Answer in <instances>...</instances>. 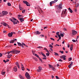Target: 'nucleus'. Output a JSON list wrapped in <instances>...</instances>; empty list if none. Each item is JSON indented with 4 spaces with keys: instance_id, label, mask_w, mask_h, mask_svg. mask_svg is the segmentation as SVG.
<instances>
[{
    "instance_id": "nucleus-1",
    "label": "nucleus",
    "mask_w": 79,
    "mask_h": 79,
    "mask_svg": "<svg viewBox=\"0 0 79 79\" xmlns=\"http://www.w3.org/2000/svg\"><path fill=\"white\" fill-rule=\"evenodd\" d=\"M20 52V51H19L15 49H13V51H12L8 52H7V53H8V55H9V54H10V53H15V54H18V53H19Z\"/></svg>"
},
{
    "instance_id": "nucleus-2",
    "label": "nucleus",
    "mask_w": 79,
    "mask_h": 79,
    "mask_svg": "<svg viewBox=\"0 0 79 79\" xmlns=\"http://www.w3.org/2000/svg\"><path fill=\"white\" fill-rule=\"evenodd\" d=\"M57 10L56 12L57 13H60L61 12V9H62V4H59L58 6H57Z\"/></svg>"
},
{
    "instance_id": "nucleus-3",
    "label": "nucleus",
    "mask_w": 79,
    "mask_h": 79,
    "mask_svg": "<svg viewBox=\"0 0 79 79\" xmlns=\"http://www.w3.org/2000/svg\"><path fill=\"white\" fill-rule=\"evenodd\" d=\"M17 44H18V45L19 46H20V47H23V48H24V46L23 45H24V46H25V47H28V46H27L24 43H22V44L20 43H19L18 42Z\"/></svg>"
},
{
    "instance_id": "nucleus-4",
    "label": "nucleus",
    "mask_w": 79,
    "mask_h": 79,
    "mask_svg": "<svg viewBox=\"0 0 79 79\" xmlns=\"http://www.w3.org/2000/svg\"><path fill=\"white\" fill-rule=\"evenodd\" d=\"M2 13L3 14L2 15V13H0V17L3 16V15H6L8 14V12L6 11H2Z\"/></svg>"
},
{
    "instance_id": "nucleus-5",
    "label": "nucleus",
    "mask_w": 79,
    "mask_h": 79,
    "mask_svg": "<svg viewBox=\"0 0 79 79\" xmlns=\"http://www.w3.org/2000/svg\"><path fill=\"white\" fill-rule=\"evenodd\" d=\"M25 76L28 79H31V77H30V75L28 73L26 72L25 73Z\"/></svg>"
},
{
    "instance_id": "nucleus-6",
    "label": "nucleus",
    "mask_w": 79,
    "mask_h": 79,
    "mask_svg": "<svg viewBox=\"0 0 79 79\" xmlns=\"http://www.w3.org/2000/svg\"><path fill=\"white\" fill-rule=\"evenodd\" d=\"M77 33V31H76L75 30H72V34L73 35H76Z\"/></svg>"
},
{
    "instance_id": "nucleus-7",
    "label": "nucleus",
    "mask_w": 79,
    "mask_h": 79,
    "mask_svg": "<svg viewBox=\"0 0 79 79\" xmlns=\"http://www.w3.org/2000/svg\"><path fill=\"white\" fill-rule=\"evenodd\" d=\"M9 19L10 21H12V22L14 24H16V21H14V20H13V18H12L11 19Z\"/></svg>"
},
{
    "instance_id": "nucleus-8",
    "label": "nucleus",
    "mask_w": 79,
    "mask_h": 79,
    "mask_svg": "<svg viewBox=\"0 0 79 79\" xmlns=\"http://www.w3.org/2000/svg\"><path fill=\"white\" fill-rule=\"evenodd\" d=\"M8 36L9 37H12V36H13V35H12V33L11 32L9 33L8 34Z\"/></svg>"
},
{
    "instance_id": "nucleus-9",
    "label": "nucleus",
    "mask_w": 79,
    "mask_h": 79,
    "mask_svg": "<svg viewBox=\"0 0 79 79\" xmlns=\"http://www.w3.org/2000/svg\"><path fill=\"white\" fill-rule=\"evenodd\" d=\"M35 33L36 35H39L41 34V32H39V31H37Z\"/></svg>"
},
{
    "instance_id": "nucleus-10",
    "label": "nucleus",
    "mask_w": 79,
    "mask_h": 79,
    "mask_svg": "<svg viewBox=\"0 0 79 79\" xmlns=\"http://www.w3.org/2000/svg\"><path fill=\"white\" fill-rule=\"evenodd\" d=\"M73 62H71V63L68 66L69 68L70 69L71 68V66H73Z\"/></svg>"
},
{
    "instance_id": "nucleus-11",
    "label": "nucleus",
    "mask_w": 79,
    "mask_h": 79,
    "mask_svg": "<svg viewBox=\"0 0 79 79\" xmlns=\"http://www.w3.org/2000/svg\"><path fill=\"white\" fill-rule=\"evenodd\" d=\"M17 67L15 66L14 68V71L15 72H16V71H17Z\"/></svg>"
},
{
    "instance_id": "nucleus-12",
    "label": "nucleus",
    "mask_w": 79,
    "mask_h": 79,
    "mask_svg": "<svg viewBox=\"0 0 79 79\" xmlns=\"http://www.w3.org/2000/svg\"><path fill=\"white\" fill-rule=\"evenodd\" d=\"M56 3V2L55 1H52V2H51L50 3V5L51 6L52 5V4H53V3Z\"/></svg>"
},
{
    "instance_id": "nucleus-13",
    "label": "nucleus",
    "mask_w": 79,
    "mask_h": 79,
    "mask_svg": "<svg viewBox=\"0 0 79 79\" xmlns=\"http://www.w3.org/2000/svg\"><path fill=\"white\" fill-rule=\"evenodd\" d=\"M19 19L21 22H23V21H24V19L23 18H20Z\"/></svg>"
},
{
    "instance_id": "nucleus-14",
    "label": "nucleus",
    "mask_w": 79,
    "mask_h": 79,
    "mask_svg": "<svg viewBox=\"0 0 79 79\" xmlns=\"http://www.w3.org/2000/svg\"><path fill=\"white\" fill-rule=\"evenodd\" d=\"M73 45L72 44L70 46V50L71 51H72L73 50Z\"/></svg>"
},
{
    "instance_id": "nucleus-15",
    "label": "nucleus",
    "mask_w": 79,
    "mask_h": 79,
    "mask_svg": "<svg viewBox=\"0 0 79 79\" xmlns=\"http://www.w3.org/2000/svg\"><path fill=\"white\" fill-rule=\"evenodd\" d=\"M66 56L63 55V56H61L60 57V58H61V59H62V58H66Z\"/></svg>"
},
{
    "instance_id": "nucleus-16",
    "label": "nucleus",
    "mask_w": 79,
    "mask_h": 79,
    "mask_svg": "<svg viewBox=\"0 0 79 79\" xmlns=\"http://www.w3.org/2000/svg\"><path fill=\"white\" fill-rule=\"evenodd\" d=\"M11 56H12V54H10V55H7V58H10Z\"/></svg>"
},
{
    "instance_id": "nucleus-17",
    "label": "nucleus",
    "mask_w": 79,
    "mask_h": 79,
    "mask_svg": "<svg viewBox=\"0 0 79 79\" xmlns=\"http://www.w3.org/2000/svg\"><path fill=\"white\" fill-rule=\"evenodd\" d=\"M3 25L5 26H8V25L7 23H3Z\"/></svg>"
},
{
    "instance_id": "nucleus-18",
    "label": "nucleus",
    "mask_w": 79,
    "mask_h": 79,
    "mask_svg": "<svg viewBox=\"0 0 79 79\" xmlns=\"http://www.w3.org/2000/svg\"><path fill=\"white\" fill-rule=\"evenodd\" d=\"M69 10L70 13H73V10H71V9L69 7Z\"/></svg>"
},
{
    "instance_id": "nucleus-19",
    "label": "nucleus",
    "mask_w": 79,
    "mask_h": 79,
    "mask_svg": "<svg viewBox=\"0 0 79 79\" xmlns=\"http://www.w3.org/2000/svg\"><path fill=\"white\" fill-rule=\"evenodd\" d=\"M54 53L55 54L54 55H56V56H59V54H58V53H57L56 52H54Z\"/></svg>"
},
{
    "instance_id": "nucleus-20",
    "label": "nucleus",
    "mask_w": 79,
    "mask_h": 79,
    "mask_svg": "<svg viewBox=\"0 0 79 79\" xmlns=\"http://www.w3.org/2000/svg\"><path fill=\"white\" fill-rule=\"evenodd\" d=\"M19 8L20 10H23V8H22V7H21L20 6H19Z\"/></svg>"
},
{
    "instance_id": "nucleus-21",
    "label": "nucleus",
    "mask_w": 79,
    "mask_h": 79,
    "mask_svg": "<svg viewBox=\"0 0 79 79\" xmlns=\"http://www.w3.org/2000/svg\"><path fill=\"white\" fill-rule=\"evenodd\" d=\"M49 68H52L53 66L52 65H51L49 64Z\"/></svg>"
},
{
    "instance_id": "nucleus-22",
    "label": "nucleus",
    "mask_w": 79,
    "mask_h": 79,
    "mask_svg": "<svg viewBox=\"0 0 79 79\" xmlns=\"http://www.w3.org/2000/svg\"><path fill=\"white\" fill-rule=\"evenodd\" d=\"M26 5L27 6H29L30 5V4H29L28 2H27V3H26Z\"/></svg>"
},
{
    "instance_id": "nucleus-23",
    "label": "nucleus",
    "mask_w": 79,
    "mask_h": 79,
    "mask_svg": "<svg viewBox=\"0 0 79 79\" xmlns=\"http://www.w3.org/2000/svg\"><path fill=\"white\" fill-rule=\"evenodd\" d=\"M12 19L13 21H17V20H16V19L15 18H14V17H12Z\"/></svg>"
},
{
    "instance_id": "nucleus-24",
    "label": "nucleus",
    "mask_w": 79,
    "mask_h": 79,
    "mask_svg": "<svg viewBox=\"0 0 79 79\" xmlns=\"http://www.w3.org/2000/svg\"><path fill=\"white\" fill-rule=\"evenodd\" d=\"M58 37L59 38V40H60L61 38V36H60V35H58Z\"/></svg>"
},
{
    "instance_id": "nucleus-25",
    "label": "nucleus",
    "mask_w": 79,
    "mask_h": 79,
    "mask_svg": "<svg viewBox=\"0 0 79 79\" xmlns=\"http://www.w3.org/2000/svg\"><path fill=\"white\" fill-rule=\"evenodd\" d=\"M19 77L21 79H23V77L21 76V75H19Z\"/></svg>"
},
{
    "instance_id": "nucleus-26",
    "label": "nucleus",
    "mask_w": 79,
    "mask_h": 79,
    "mask_svg": "<svg viewBox=\"0 0 79 79\" xmlns=\"http://www.w3.org/2000/svg\"><path fill=\"white\" fill-rule=\"evenodd\" d=\"M7 5L8 6H11V5L10 2H8L7 3Z\"/></svg>"
},
{
    "instance_id": "nucleus-27",
    "label": "nucleus",
    "mask_w": 79,
    "mask_h": 79,
    "mask_svg": "<svg viewBox=\"0 0 79 79\" xmlns=\"http://www.w3.org/2000/svg\"><path fill=\"white\" fill-rule=\"evenodd\" d=\"M38 68H39V69L41 71L42 70V68L40 66H39L38 67Z\"/></svg>"
},
{
    "instance_id": "nucleus-28",
    "label": "nucleus",
    "mask_w": 79,
    "mask_h": 79,
    "mask_svg": "<svg viewBox=\"0 0 79 79\" xmlns=\"http://www.w3.org/2000/svg\"><path fill=\"white\" fill-rule=\"evenodd\" d=\"M5 74V72H2L1 73V74L2 75H4V74Z\"/></svg>"
},
{
    "instance_id": "nucleus-29",
    "label": "nucleus",
    "mask_w": 79,
    "mask_h": 79,
    "mask_svg": "<svg viewBox=\"0 0 79 79\" xmlns=\"http://www.w3.org/2000/svg\"><path fill=\"white\" fill-rule=\"evenodd\" d=\"M39 53V54H40V55H43L44 53H43V52H39L38 53Z\"/></svg>"
},
{
    "instance_id": "nucleus-30",
    "label": "nucleus",
    "mask_w": 79,
    "mask_h": 79,
    "mask_svg": "<svg viewBox=\"0 0 79 79\" xmlns=\"http://www.w3.org/2000/svg\"><path fill=\"white\" fill-rule=\"evenodd\" d=\"M21 68H22V71H24V67L22 66Z\"/></svg>"
},
{
    "instance_id": "nucleus-31",
    "label": "nucleus",
    "mask_w": 79,
    "mask_h": 79,
    "mask_svg": "<svg viewBox=\"0 0 79 79\" xmlns=\"http://www.w3.org/2000/svg\"><path fill=\"white\" fill-rule=\"evenodd\" d=\"M14 42V41H13V40H11V41H10V44H11V43H13Z\"/></svg>"
},
{
    "instance_id": "nucleus-32",
    "label": "nucleus",
    "mask_w": 79,
    "mask_h": 79,
    "mask_svg": "<svg viewBox=\"0 0 79 79\" xmlns=\"http://www.w3.org/2000/svg\"><path fill=\"white\" fill-rule=\"evenodd\" d=\"M23 2L24 3H25V4H26L27 3V1H23Z\"/></svg>"
},
{
    "instance_id": "nucleus-33",
    "label": "nucleus",
    "mask_w": 79,
    "mask_h": 79,
    "mask_svg": "<svg viewBox=\"0 0 79 79\" xmlns=\"http://www.w3.org/2000/svg\"><path fill=\"white\" fill-rule=\"evenodd\" d=\"M21 16H22V15H18V18L19 19H20V17H21Z\"/></svg>"
},
{
    "instance_id": "nucleus-34",
    "label": "nucleus",
    "mask_w": 79,
    "mask_h": 79,
    "mask_svg": "<svg viewBox=\"0 0 79 79\" xmlns=\"http://www.w3.org/2000/svg\"><path fill=\"white\" fill-rule=\"evenodd\" d=\"M49 47L50 48H53V46L52 45V44H49Z\"/></svg>"
},
{
    "instance_id": "nucleus-35",
    "label": "nucleus",
    "mask_w": 79,
    "mask_h": 79,
    "mask_svg": "<svg viewBox=\"0 0 79 79\" xmlns=\"http://www.w3.org/2000/svg\"><path fill=\"white\" fill-rule=\"evenodd\" d=\"M65 12L64 11H63L62 13V15H64V14H65Z\"/></svg>"
},
{
    "instance_id": "nucleus-36",
    "label": "nucleus",
    "mask_w": 79,
    "mask_h": 79,
    "mask_svg": "<svg viewBox=\"0 0 79 79\" xmlns=\"http://www.w3.org/2000/svg\"><path fill=\"white\" fill-rule=\"evenodd\" d=\"M60 35L61 36V37H63V36H64V35L62 33L60 34Z\"/></svg>"
},
{
    "instance_id": "nucleus-37",
    "label": "nucleus",
    "mask_w": 79,
    "mask_h": 79,
    "mask_svg": "<svg viewBox=\"0 0 79 79\" xmlns=\"http://www.w3.org/2000/svg\"><path fill=\"white\" fill-rule=\"evenodd\" d=\"M68 60H69V61H71V60H72V58H69Z\"/></svg>"
},
{
    "instance_id": "nucleus-38",
    "label": "nucleus",
    "mask_w": 79,
    "mask_h": 79,
    "mask_svg": "<svg viewBox=\"0 0 79 79\" xmlns=\"http://www.w3.org/2000/svg\"><path fill=\"white\" fill-rule=\"evenodd\" d=\"M26 11V10H23L22 11V13H25V12Z\"/></svg>"
},
{
    "instance_id": "nucleus-39",
    "label": "nucleus",
    "mask_w": 79,
    "mask_h": 79,
    "mask_svg": "<svg viewBox=\"0 0 79 79\" xmlns=\"http://www.w3.org/2000/svg\"><path fill=\"white\" fill-rule=\"evenodd\" d=\"M35 55L36 56H37V58L39 57V56L38 55H37V54H35Z\"/></svg>"
},
{
    "instance_id": "nucleus-40",
    "label": "nucleus",
    "mask_w": 79,
    "mask_h": 79,
    "mask_svg": "<svg viewBox=\"0 0 79 79\" xmlns=\"http://www.w3.org/2000/svg\"><path fill=\"white\" fill-rule=\"evenodd\" d=\"M49 54H50V53H46V55L47 56H49Z\"/></svg>"
},
{
    "instance_id": "nucleus-41",
    "label": "nucleus",
    "mask_w": 79,
    "mask_h": 79,
    "mask_svg": "<svg viewBox=\"0 0 79 79\" xmlns=\"http://www.w3.org/2000/svg\"><path fill=\"white\" fill-rule=\"evenodd\" d=\"M43 59L44 60H47V57H44V58H43Z\"/></svg>"
},
{
    "instance_id": "nucleus-42",
    "label": "nucleus",
    "mask_w": 79,
    "mask_h": 79,
    "mask_svg": "<svg viewBox=\"0 0 79 79\" xmlns=\"http://www.w3.org/2000/svg\"><path fill=\"white\" fill-rule=\"evenodd\" d=\"M56 35H58H58H60V34H59V32L58 31L57 32H56Z\"/></svg>"
},
{
    "instance_id": "nucleus-43",
    "label": "nucleus",
    "mask_w": 79,
    "mask_h": 79,
    "mask_svg": "<svg viewBox=\"0 0 79 79\" xmlns=\"http://www.w3.org/2000/svg\"><path fill=\"white\" fill-rule=\"evenodd\" d=\"M10 68V67H8L7 68V70L8 71H9V69Z\"/></svg>"
},
{
    "instance_id": "nucleus-44",
    "label": "nucleus",
    "mask_w": 79,
    "mask_h": 79,
    "mask_svg": "<svg viewBox=\"0 0 79 79\" xmlns=\"http://www.w3.org/2000/svg\"><path fill=\"white\" fill-rule=\"evenodd\" d=\"M59 52H60V53H62V54H63V53H64V52L63 51H59Z\"/></svg>"
},
{
    "instance_id": "nucleus-45",
    "label": "nucleus",
    "mask_w": 79,
    "mask_h": 79,
    "mask_svg": "<svg viewBox=\"0 0 79 79\" xmlns=\"http://www.w3.org/2000/svg\"><path fill=\"white\" fill-rule=\"evenodd\" d=\"M52 70L53 71H55V68H54L53 67L52 68Z\"/></svg>"
},
{
    "instance_id": "nucleus-46",
    "label": "nucleus",
    "mask_w": 79,
    "mask_h": 79,
    "mask_svg": "<svg viewBox=\"0 0 79 79\" xmlns=\"http://www.w3.org/2000/svg\"><path fill=\"white\" fill-rule=\"evenodd\" d=\"M72 41H73V42H76V40H72Z\"/></svg>"
},
{
    "instance_id": "nucleus-47",
    "label": "nucleus",
    "mask_w": 79,
    "mask_h": 79,
    "mask_svg": "<svg viewBox=\"0 0 79 79\" xmlns=\"http://www.w3.org/2000/svg\"><path fill=\"white\" fill-rule=\"evenodd\" d=\"M56 79H60V78H59V77H58V76H56Z\"/></svg>"
},
{
    "instance_id": "nucleus-48",
    "label": "nucleus",
    "mask_w": 79,
    "mask_h": 79,
    "mask_svg": "<svg viewBox=\"0 0 79 79\" xmlns=\"http://www.w3.org/2000/svg\"><path fill=\"white\" fill-rule=\"evenodd\" d=\"M58 61H63V60H62L60 59L59 60H57Z\"/></svg>"
},
{
    "instance_id": "nucleus-49",
    "label": "nucleus",
    "mask_w": 79,
    "mask_h": 79,
    "mask_svg": "<svg viewBox=\"0 0 79 79\" xmlns=\"http://www.w3.org/2000/svg\"><path fill=\"white\" fill-rule=\"evenodd\" d=\"M16 22V23L15 24H17V23H19V21H18V20H17V22Z\"/></svg>"
},
{
    "instance_id": "nucleus-50",
    "label": "nucleus",
    "mask_w": 79,
    "mask_h": 79,
    "mask_svg": "<svg viewBox=\"0 0 79 79\" xmlns=\"http://www.w3.org/2000/svg\"><path fill=\"white\" fill-rule=\"evenodd\" d=\"M50 39H51V40H55V39H53L52 38H51Z\"/></svg>"
},
{
    "instance_id": "nucleus-51",
    "label": "nucleus",
    "mask_w": 79,
    "mask_h": 79,
    "mask_svg": "<svg viewBox=\"0 0 79 79\" xmlns=\"http://www.w3.org/2000/svg\"><path fill=\"white\" fill-rule=\"evenodd\" d=\"M11 33H12V35H13V34H15V32H11Z\"/></svg>"
},
{
    "instance_id": "nucleus-52",
    "label": "nucleus",
    "mask_w": 79,
    "mask_h": 79,
    "mask_svg": "<svg viewBox=\"0 0 79 79\" xmlns=\"http://www.w3.org/2000/svg\"><path fill=\"white\" fill-rule=\"evenodd\" d=\"M16 64L17 66H18V65H19V64L18 62H16Z\"/></svg>"
},
{
    "instance_id": "nucleus-53",
    "label": "nucleus",
    "mask_w": 79,
    "mask_h": 79,
    "mask_svg": "<svg viewBox=\"0 0 79 79\" xmlns=\"http://www.w3.org/2000/svg\"><path fill=\"white\" fill-rule=\"evenodd\" d=\"M37 72H40L41 71V70H39V69L37 70Z\"/></svg>"
},
{
    "instance_id": "nucleus-54",
    "label": "nucleus",
    "mask_w": 79,
    "mask_h": 79,
    "mask_svg": "<svg viewBox=\"0 0 79 79\" xmlns=\"http://www.w3.org/2000/svg\"><path fill=\"white\" fill-rule=\"evenodd\" d=\"M37 48H42V47H40V46L38 47Z\"/></svg>"
},
{
    "instance_id": "nucleus-55",
    "label": "nucleus",
    "mask_w": 79,
    "mask_h": 79,
    "mask_svg": "<svg viewBox=\"0 0 79 79\" xmlns=\"http://www.w3.org/2000/svg\"><path fill=\"white\" fill-rule=\"evenodd\" d=\"M2 55H2V54L1 53H0V56L1 57L2 56Z\"/></svg>"
},
{
    "instance_id": "nucleus-56",
    "label": "nucleus",
    "mask_w": 79,
    "mask_h": 79,
    "mask_svg": "<svg viewBox=\"0 0 79 79\" xmlns=\"http://www.w3.org/2000/svg\"><path fill=\"white\" fill-rule=\"evenodd\" d=\"M63 29L64 30V31H67V30H66V28H63Z\"/></svg>"
},
{
    "instance_id": "nucleus-57",
    "label": "nucleus",
    "mask_w": 79,
    "mask_h": 79,
    "mask_svg": "<svg viewBox=\"0 0 79 79\" xmlns=\"http://www.w3.org/2000/svg\"><path fill=\"white\" fill-rule=\"evenodd\" d=\"M38 59H39V60H40V61H42V59H41L39 57H38Z\"/></svg>"
},
{
    "instance_id": "nucleus-58",
    "label": "nucleus",
    "mask_w": 79,
    "mask_h": 79,
    "mask_svg": "<svg viewBox=\"0 0 79 79\" xmlns=\"http://www.w3.org/2000/svg\"><path fill=\"white\" fill-rule=\"evenodd\" d=\"M13 40L14 41V42H15V41H16V40H17V39H15L14 40Z\"/></svg>"
},
{
    "instance_id": "nucleus-59",
    "label": "nucleus",
    "mask_w": 79,
    "mask_h": 79,
    "mask_svg": "<svg viewBox=\"0 0 79 79\" xmlns=\"http://www.w3.org/2000/svg\"><path fill=\"white\" fill-rule=\"evenodd\" d=\"M6 61V62H8L9 61H10V60L8 59H7Z\"/></svg>"
},
{
    "instance_id": "nucleus-60",
    "label": "nucleus",
    "mask_w": 79,
    "mask_h": 79,
    "mask_svg": "<svg viewBox=\"0 0 79 79\" xmlns=\"http://www.w3.org/2000/svg\"><path fill=\"white\" fill-rule=\"evenodd\" d=\"M40 36H41V37H44V35H40Z\"/></svg>"
},
{
    "instance_id": "nucleus-61",
    "label": "nucleus",
    "mask_w": 79,
    "mask_h": 79,
    "mask_svg": "<svg viewBox=\"0 0 79 79\" xmlns=\"http://www.w3.org/2000/svg\"><path fill=\"white\" fill-rule=\"evenodd\" d=\"M43 56H44V57H45V56H45V54H44V55H43Z\"/></svg>"
},
{
    "instance_id": "nucleus-62",
    "label": "nucleus",
    "mask_w": 79,
    "mask_h": 79,
    "mask_svg": "<svg viewBox=\"0 0 79 79\" xmlns=\"http://www.w3.org/2000/svg\"><path fill=\"white\" fill-rule=\"evenodd\" d=\"M3 61L5 63H6V60H3Z\"/></svg>"
},
{
    "instance_id": "nucleus-63",
    "label": "nucleus",
    "mask_w": 79,
    "mask_h": 79,
    "mask_svg": "<svg viewBox=\"0 0 79 79\" xmlns=\"http://www.w3.org/2000/svg\"><path fill=\"white\" fill-rule=\"evenodd\" d=\"M50 50L52 51V52H53V49H52V48H50Z\"/></svg>"
},
{
    "instance_id": "nucleus-64",
    "label": "nucleus",
    "mask_w": 79,
    "mask_h": 79,
    "mask_svg": "<svg viewBox=\"0 0 79 79\" xmlns=\"http://www.w3.org/2000/svg\"><path fill=\"white\" fill-rule=\"evenodd\" d=\"M32 53H33V54H34V52H35V51H32Z\"/></svg>"
}]
</instances>
